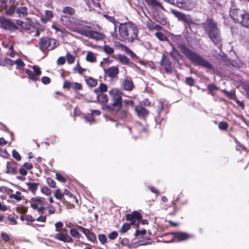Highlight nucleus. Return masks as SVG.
<instances>
[{"label": "nucleus", "mask_w": 249, "mask_h": 249, "mask_svg": "<svg viewBox=\"0 0 249 249\" xmlns=\"http://www.w3.org/2000/svg\"><path fill=\"white\" fill-rule=\"evenodd\" d=\"M119 40L132 42L138 36L137 27L131 22L121 23L119 27Z\"/></svg>", "instance_id": "f257e3e1"}, {"label": "nucleus", "mask_w": 249, "mask_h": 249, "mask_svg": "<svg viewBox=\"0 0 249 249\" xmlns=\"http://www.w3.org/2000/svg\"><path fill=\"white\" fill-rule=\"evenodd\" d=\"M180 49L182 53L186 55V57L190 60L194 65L205 68L209 70L213 69V65L209 61L190 50L185 45H181Z\"/></svg>", "instance_id": "f03ea898"}, {"label": "nucleus", "mask_w": 249, "mask_h": 249, "mask_svg": "<svg viewBox=\"0 0 249 249\" xmlns=\"http://www.w3.org/2000/svg\"><path fill=\"white\" fill-rule=\"evenodd\" d=\"M203 25L209 38L220 49L222 47V40L220 31L216 24L212 19H208Z\"/></svg>", "instance_id": "7ed1b4c3"}, {"label": "nucleus", "mask_w": 249, "mask_h": 249, "mask_svg": "<svg viewBox=\"0 0 249 249\" xmlns=\"http://www.w3.org/2000/svg\"><path fill=\"white\" fill-rule=\"evenodd\" d=\"M230 16L235 22L249 29V13L246 10L236 8H231Z\"/></svg>", "instance_id": "20e7f679"}, {"label": "nucleus", "mask_w": 249, "mask_h": 249, "mask_svg": "<svg viewBox=\"0 0 249 249\" xmlns=\"http://www.w3.org/2000/svg\"><path fill=\"white\" fill-rule=\"evenodd\" d=\"M60 20L62 24L67 27L71 26V24H73L77 26H81V28H80V29H84L85 28L90 29H93L94 30L99 31L101 30L100 27L98 25L93 26V27H91L87 25H85L84 24L83 21L80 20L79 19L71 16L67 17L65 16H61ZM77 28H75V31H76V29Z\"/></svg>", "instance_id": "39448f33"}, {"label": "nucleus", "mask_w": 249, "mask_h": 249, "mask_svg": "<svg viewBox=\"0 0 249 249\" xmlns=\"http://www.w3.org/2000/svg\"><path fill=\"white\" fill-rule=\"evenodd\" d=\"M39 48L42 51L45 50H52L57 47L58 43L53 38L43 37L40 38L38 43Z\"/></svg>", "instance_id": "423d86ee"}, {"label": "nucleus", "mask_w": 249, "mask_h": 249, "mask_svg": "<svg viewBox=\"0 0 249 249\" xmlns=\"http://www.w3.org/2000/svg\"><path fill=\"white\" fill-rule=\"evenodd\" d=\"M76 32L80 35L96 40H102L105 37L104 34L92 30H87L83 28H77Z\"/></svg>", "instance_id": "0eeeda50"}, {"label": "nucleus", "mask_w": 249, "mask_h": 249, "mask_svg": "<svg viewBox=\"0 0 249 249\" xmlns=\"http://www.w3.org/2000/svg\"><path fill=\"white\" fill-rule=\"evenodd\" d=\"M29 203L31 207L33 209L36 210L39 213H43L45 210L44 206L46 204L47 202L44 198L41 197H32L29 201Z\"/></svg>", "instance_id": "6e6552de"}, {"label": "nucleus", "mask_w": 249, "mask_h": 249, "mask_svg": "<svg viewBox=\"0 0 249 249\" xmlns=\"http://www.w3.org/2000/svg\"><path fill=\"white\" fill-rule=\"evenodd\" d=\"M109 94L112 98L113 102L112 106L120 109L122 106V97L119 91L117 89H112L109 92Z\"/></svg>", "instance_id": "1a4fd4ad"}, {"label": "nucleus", "mask_w": 249, "mask_h": 249, "mask_svg": "<svg viewBox=\"0 0 249 249\" xmlns=\"http://www.w3.org/2000/svg\"><path fill=\"white\" fill-rule=\"evenodd\" d=\"M0 28L8 30H16L18 27L10 19L0 17Z\"/></svg>", "instance_id": "9d476101"}, {"label": "nucleus", "mask_w": 249, "mask_h": 249, "mask_svg": "<svg viewBox=\"0 0 249 249\" xmlns=\"http://www.w3.org/2000/svg\"><path fill=\"white\" fill-rule=\"evenodd\" d=\"M174 5L184 10H191L193 6L190 0H175Z\"/></svg>", "instance_id": "9b49d317"}, {"label": "nucleus", "mask_w": 249, "mask_h": 249, "mask_svg": "<svg viewBox=\"0 0 249 249\" xmlns=\"http://www.w3.org/2000/svg\"><path fill=\"white\" fill-rule=\"evenodd\" d=\"M160 65L164 68L165 72L167 73L172 72V63L169 58H167L164 54L162 56L160 61Z\"/></svg>", "instance_id": "f8f14e48"}, {"label": "nucleus", "mask_w": 249, "mask_h": 249, "mask_svg": "<svg viewBox=\"0 0 249 249\" xmlns=\"http://www.w3.org/2000/svg\"><path fill=\"white\" fill-rule=\"evenodd\" d=\"M134 111L140 119H144L149 114V111L141 105L135 107Z\"/></svg>", "instance_id": "ddd939ff"}, {"label": "nucleus", "mask_w": 249, "mask_h": 249, "mask_svg": "<svg viewBox=\"0 0 249 249\" xmlns=\"http://www.w3.org/2000/svg\"><path fill=\"white\" fill-rule=\"evenodd\" d=\"M172 12L177 16L179 20L183 21L188 25H190L193 23L192 18L190 16L175 10H172Z\"/></svg>", "instance_id": "4468645a"}, {"label": "nucleus", "mask_w": 249, "mask_h": 249, "mask_svg": "<svg viewBox=\"0 0 249 249\" xmlns=\"http://www.w3.org/2000/svg\"><path fill=\"white\" fill-rule=\"evenodd\" d=\"M54 238L59 241H62L64 243H71L73 241L72 237L67 233H57L55 234Z\"/></svg>", "instance_id": "2eb2a0df"}, {"label": "nucleus", "mask_w": 249, "mask_h": 249, "mask_svg": "<svg viewBox=\"0 0 249 249\" xmlns=\"http://www.w3.org/2000/svg\"><path fill=\"white\" fill-rule=\"evenodd\" d=\"M76 228L77 230L82 231L86 236V237L89 240L93 242L96 240V236L93 232L90 231L89 230L79 225H77Z\"/></svg>", "instance_id": "dca6fc26"}, {"label": "nucleus", "mask_w": 249, "mask_h": 249, "mask_svg": "<svg viewBox=\"0 0 249 249\" xmlns=\"http://www.w3.org/2000/svg\"><path fill=\"white\" fill-rule=\"evenodd\" d=\"M126 219L127 220L131 222V225H134L137 221H138V223H139L141 220V214L140 213L137 211H134L126 215Z\"/></svg>", "instance_id": "f3484780"}, {"label": "nucleus", "mask_w": 249, "mask_h": 249, "mask_svg": "<svg viewBox=\"0 0 249 249\" xmlns=\"http://www.w3.org/2000/svg\"><path fill=\"white\" fill-rule=\"evenodd\" d=\"M154 19L162 25H165L167 23V19L162 13L156 11L154 14Z\"/></svg>", "instance_id": "a211bd4d"}, {"label": "nucleus", "mask_w": 249, "mask_h": 249, "mask_svg": "<svg viewBox=\"0 0 249 249\" xmlns=\"http://www.w3.org/2000/svg\"><path fill=\"white\" fill-rule=\"evenodd\" d=\"M122 86L124 89L127 91H131L134 88L133 82L132 79L129 78H126L124 79L122 83Z\"/></svg>", "instance_id": "6ab92c4d"}, {"label": "nucleus", "mask_w": 249, "mask_h": 249, "mask_svg": "<svg viewBox=\"0 0 249 249\" xmlns=\"http://www.w3.org/2000/svg\"><path fill=\"white\" fill-rule=\"evenodd\" d=\"M146 4L157 11L159 8L165 10L163 6L157 0H144Z\"/></svg>", "instance_id": "aec40b11"}, {"label": "nucleus", "mask_w": 249, "mask_h": 249, "mask_svg": "<svg viewBox=\"0 0 249 249\" xmlns=\"http://www.w3.org/2000/svg\"><path fill=\"white\" fill-rule=\"evenodd\" d=\"M146 25L150 31L156 30L159 32L162 30V28L160 25L155 23L149 18L146 21Z\"/></svg>", "instance_id": "412c9836"}, {"label": "nucleus", "mask_w": 249, "mask_h": 249, "mask_svg": "<svg viewBox=\"0 0 249 249\" xmlns=\"http://www.w3.org/2000/svg\"><path fill=\"white\" fill-rule=\"evenodd\" d=\"M118 73L119 69L116 66H112L108 68L106 71L107 75L111 78L115 77L118 75Z\"/></svg>", "instance_id": "4be33fe9"}, {"label": "nucleus", "mask_w": 249, "mask_h": 249, "mask_svg": "<svg viewBox=\"0 0 249 249\" xmlns=\"http://www.w3.org/2000/svg\"><path fill=\"white\" fill-rule=\"evenodd\" d=\"M6 173L11 175H14L17 173L16 162H14L12 164H10L9 162H7Z\"/></svg>", "instance_id": "5701e85b"}, {"label": "nucleus", "mask_w": 249, "mask_h": 249, "mask_svg": "<svg viewBox=\"0 0 249 249\" xmlns=\"http://www.w3.org/2000/svg\"><path fill=\"white\" fill-rule=\"evenodd\" d=\"M62 14L61 16H65L67 17H72L75 14V10L74 9L71 7L65 6L62 9Z\"/></svg>", "instance_id": "b1692460"}, {"label": "nucleus", "mask_w": 249, "mask_h": 249, "mask_svg": "<svg viewBox=\"0 0 249 249\" xmlns=\"http://www.w3.org/2000/svg\"><path fill=\"white\" fill-rule=\"evenodd\" d=\"M28 13V9L26 6H21L17 8L16 14L19 18L24 17L27 15Z\"/></svg>", "instance_id": "393cba45"}, {"label": "nucleus", "mask_w": 249, "mask_h": 249, "mask_svg": "<svg viewBox=\"0 0 249 249\" xmlns=\"http://www.w3.org/2000/svg\"><path fill=\"white\" fill-rule=\"evenodd\" d=\"M174 237L179 241H182L188 239L190 235L185 232H177L175 233Z\"/></svg>", "instance_id": "a878e982"}, {"label": "nucleus", "mask_w": 249, "mask_h": 249, "mask_svg": "<svg viewBox=\"0 0 249 249\" xmlns=\"http://www.w3.org/2000/svg\"><path fill=\"white\" fill-rule=\"evenodd\" d=\"M170 55L173 59L178 63L179 60L181 58V54L178 51L174 48H173L172 50L170 53Z\"/></svg>", "instance_id": "bb28decb"}, {"label": "nucleus", "mask_w": 249, "mask_h": 249, "mask_svg": "<svg viewBox=\"0 0 249 249\" xmlns=\"http://www.w3.org/2000/svg\"><path fill=\"white\" fill-rule=\"evenodd\" d=\"M39 183L35 182H28L26 183V185L28 186V189L31 191L34 194L36 192L38 187L39 186Z\"/></svg>", "instance_id": "cd10ccee"}, {"label": "nucleus", "mask_w": 249, "mask_h": 249, "mask_svg": "<svg viewBox=\"0 0 249 249\" xmlns=\"http://www.w3.org/2000/svg\"><path fill=\"white\" fill-rule=\"evenodd\" d=\"M163 109V104L162 102H159L158 105L156 107V112L157 115L155 116V119L157 122L160 118V114Z\"/></svg>", "instance_id": "c85d7f7f"}, {"label": "nucleus", "mask_w": 249, "mask_h": 249, "mask_svg": "<svg viewBox=\"0 0 249 249\" xmlns=\"http://www.w3.org/2000/svg\"><path fill=\"white\" fill-rule=\"evenodd\" d=\"M20 218L22 221H26V223L27 225L31 224L33 222L36 220L35 219H34L32 216L30 215H21Z\"/></svg>", "instance_id": "c756f323"}, {"label": "nucleus", "mask_w": 249, "mask_h": 249, "mask_svg": "<svg viewBox=\"0 0 249 249\" xmlns=\"http://www.w3.org/2000/svg\"><path fill=\"white\" fill-rule=\"evenodd\" d=\"M118 60L121 63L124 65H129L130 63L129 58L124 54H119Z\"/></svg>", "instance_id": "7c9ffc66"}, {"label": "nucleus", "mask_w": 249, "mask_h": 249, "mask_svg": "<svg viewBox=\"0 0 249 249\" xmlns=\"http://www.w3.org/2000/svg\"><path fill=\"white\" fill-rule=\"evenodd\" d=\"M97 94V99L98 102L101 103H106L107 102L108 98L106 94L103 93H98Z\"/></svg>", "instance_id": "2f4dec72"}, {"label": "nucleus", "mask_w": 249, "mask_h": 249, "mask_svg": "<svg viewBox=\"0 0 249 249\" xmlns=\"http://www.w3.org/2000/svg\"><path fill=\"white\" fill-rule=\"evenodd\" d=\"M107 85L103 83H101L99 86L98 88L95 89H94V91L96 93H102L103 92H105L107 91Z\"/></svg>", "instance_id": "473e14b6"}, {"label": "nucleus", "mask_w": 249, "mask_h": 249, "mask_svg": "<svg viewBox=\"0 0 249 249\" xmlns=\"http://www.w3.org/2000/svg\"><path fill=\"white\" fill-rule=\"evenodd\" d=\"M25 72L26 74L28 75L29 78L31 80L34 81H36L38 80L39 77L33 71L28 69H26Z\"/></svg>", "instance_id": "72a5a7b5"}, {"label": "nucleus", "mask_w": 249, "mask_h": 249, "mask_svg": "<svg viewBox=\"0 0 249 249\" xmlns=\"http://www.w3.org/2000/svg\"><path fill=\"white\" fill-rule=\"evenodd\" d=\"M15 62L10 58H5L3 60L0 61V66H5L7 65L12 66L14 64Z\"/></svg>", "instance_id": "f704fd0d"}, {"label": "nucleus", "mask_w": 249, "mask_h": 249, "mask_svg": "<svg viewBox=\"0 0 249 249\" xmlns=\"http://www.w3.org/2000/svg\"><path fill=\"white\" fill-rule=\"evenodd\" d=\"M86 59L88 61L90 62H95L96 60L95 54L91 52H88L87 53Z\"/></svg>", "instance_id": "c9c22d12"}, {"label": "nucleus", "mask_w": 249, "mask_h": 249, "mask_svg": "<svg viewBox=\"0 0 249 249\" xmlns=\"http://www.w3.org/2000/svg\"><path fill=\"white\" fill-rule=\"evenodd\" d=\"M70 233L71 237L79 239L81 236V234L78 232V230L76 229H71L70 230Z\"/></svg>", "instance_id": "e433bc0d"}, {"label": "nucleus", "mask_w": 249, "mask_h": 249, "mask_svg": "<svg viewBox=\"0 0 249 249\" xmlns=\"http://www.w3.org/2000/svg\"><path fill=\"white\" fill-rule=\"evenodd\" d=\"M135 127L140 133L145 132L147 129L146 126H143L140 122H137L135 124Z\"/></svg>", "instance_id": "4c0bfd02"}, {"label": "nucleus", "mask_w": 249, "mask_h": 249, "mask_svg": "<svg viewBox=\"0 0 249 249\" xmlns=\"http://www.w3.org/2000/svg\"><path fill=\"white\" fill-rule=\"evenodd\" d=\"M9 198L15 199L17 201L21 200V193L19 191H17L15 194H11L9 196Z\"/></svg>", "instance_id": "58836bf2"}, {"label": "nucleus", "mask_w": 249, "mask_h": 249, "mask_svg": "<svg viewBox=\"0 0 249 249\" xmlns=\"http://www.w3.org/2000/svg\"><path fill=\"white\" fill-rule=\"evenodd\" d=\"M17 8L14 5H12L7 10L5 11V14L8 16H12L13 14L16 13Z\"/></svg>", "instance_id": "ea45409f"}, {"label": "nucleus", "mask_w": 249, "mask_h": 249, "mask_svg": "<svg viewBox=\"0 0 249 249\" xmlns=\"http://www.w3.org/2000/svg\"><path fill=\"white\" fill-rule=\"evenodd\" d=\"M155 36L160 41H166L167 40V37L162 33L157 32L155 34Z\"/></svg>", "instance_id": "a19ab883"}, {"label": "nucleus", "mask_w": 249, "mask_h": 249, "mask_svg": "<svg viewBox=\"0 0 249 249\" xmlns=\"http://www.w3.org/2000/svg\"><path fill=\"white\" fill-rule=\"evenodd\" d=\"M86 82L89 86L91 87L96 86L97 84V81L91 77H89L87 79Z\"/></svg>", "instance_id": "79ce46f5"}, {"label": "nucleus", "mask_w": 249, "mask_h": 249, "mask_svg": "<svg viewBox=\"0 0 249 249\" xmlns=\"http://www.w3.org/2000/svg\"><path fill=\"white\" fill-rule=\"evenodd\" d=\"M130 227V225L127 223H124L120 228L119 231L121 233L126 232Z\"/></svg>", "instance_id": "37998d69"}, {"label": "nucleus", "mask_w": 249, "mask_h": 249, "mask_svg": "<svg viewBox=\"0 0 249 249\" xmlns=\"http://www.w3.org/2000/svg\"><path fill=\"white\" fill-rule=\"evenodd\" d=\"M103 50L108 54H111L114 53L113 48L107 45H105L103 46Z\"/></svg>", "instance_id": "c03bdc74"}, {"label": "nucleus", "mask_w": 249, "mask_h": 249, "mask_svg": "<svg viewBox=\"0 0 249 249\" xmlns=\"http://www.w3.org/2000/svg\"><path fill=\"white\" fill-rule=\"evenodd\" d=\"M66 58L67 62L70 64L73 63L75 60L74 56L69 52L67 53Z\"/></svg>", "instance_id": "a18cd8bd"}, {"label": "nucleus", "mask_w": 249, "mask_h": 249, "mask_svg": "<svg viewBox=\"0 0 249 249\" xmlns=\"http://www.w3.org/2000/svg\"><path fill=\"white\" fill-rule=\"evenodd\" d=\"M207 89L209 91V93L213 95V91L214 90H217L218 89V88L213 84H210L208 86Z\"/></svg>", "instance_id": "49530a36"}, {"label": "nucleus", "mask_w": 249, "mask_h": 249, "mask_svg": "<svg viewBox=\"0 0 249 249\" xmlns=\"http://www.w3.org/2000/svg\"><path fill=\"white\" fill-rule=\"evenodd\" d=\"M41 192L46 196H50L52 193V190L48 187L45 186L43 187L41 189Z\"/></svg>", "instance_id": "de8ad7c7"}, {"label": "nucleus", "mask_w": 249, "mask_h": 249, "mask_svg": "<svg viewBox=\"0 0 249 249\" xmlns=\"http://www.w3.org/2000/svg\"><path fill=\"white\" fill-rule=\"evenodd\" d=\"M71 88L75 90H80L82 88V85L76 82H72Z\"/></svg>", "instance_id": "09e8293b"}, {"label": "nucleus", "mask_w": 249, "mask_h": 249, "mask_svg": "<svg viewBox=\"0 0 249 249\" xmlns=\"http://www.w3.org/2000/svg\"><path fill=\"white\" fill-rule=\"evenodd\" d=\"M63 227V224L60 221L57 222L55 224V231L57 232L61 231Z\"/></svg>", "instance_id": "8fccbe9b"}, {"label": "nucleus", "mask_w": 249, "mask_h": 249, "mask_svg": "<svg viewBox=\"0 0 249 249\" xmlns=\"http://www.w3.org/2000/svg\"><path fill=\"white\" fill-rule=\"evenodd\" d=\"M228 126V124L227 123L225 122H221L219 123L218 125V127L220 129L225 130L227 129Z\"/></svg>", "instance_id": "3c124183"}, {"label": "nucleus", "mask_w": 249, "mask_h": 249, "mask_svg": "<svg viewBox=\"0 0 249 249\" xmlns=\"http://www.w3.org/2000/svg\"><path fill=\"white\" fill-rule=\"evenodd\" d=\"M85 70L81 67L78 63L76 66L73 68V71H77L79 74H82Z\"/></svg>", "instance_id": "603ef678"}, {"label": "nucleus", "mask_w": 249, "mask_h": 249, "mask_svg": "<svg viewBox=\"0 0 249 249\" xmlns=\"http://www.w3.org/2000/svg\"><path fill=\"white\" fill-rule=\"evenodd\" d=\"M14 62H15L14 64H16L17 65V66L18 69H21L24 65L23 62L20 59H17L14 61Z\"/></svg>", "instance_id": "864d4df0"}, {"label": "nucleus", "mask_w": 249, "mask_h": 249, "mask_svg": "<svg viewBox=\"0 0 249 249\" xmlns=\"http://www.w3.org/2000/svg\"><path fill=\"white\" fill-rule=\"evenodd\" d=\"M124 51L125 53L128 54L131 57L135 58L137 57L135 53H134L129 48L126 46H125Z\"/></svg>", "instance_id": "5fc2aeb1"}, {"label": "nucleus", "mask_w": 249, "mask_h": 249, "mask_svg": "<svg viewBox=\"0 0 249 249\" xmlns=\"http://www.w3.org/2000/svg\"><path fill=\"white\" fill-rule=\"evenodd\" d=\"M98 239L100 242L103 244H105L107 241L106 236L103 234H99L98 236Z\"/></svg>", "instance_id": "6e6d98bb"}, {"label": "nucleus", "mask_w": 249, "mask_h": 249, "mask_svg": "<svg viewBox=\"0 0 249 249\" xmlns=\"http://www.w3.org/2000/svg\"><path fill=\"white\" fill-rule=\"evenodd\" d=\"M185 83L190 86H194L195 83L193 78L191 77H187L185 79Z\"/></svg>", "instance_id": "4d7b16f0"}, {"label": "nucleus", "mask_w": 249, "mask_h": 249, "mask_svg": "<svg viewBox=\"0 0 249 249\" xmlns=\"http://www.w3.org/2000/svg\"><path fill=\"white\" fill-rule=\"evenodd\" d=\"M1 236L2 240L5 242H8L10 240V237L8 234L6 232H2L1 233Z\"/></svg>", "instance_id": "13d9d810"}, {"label": "nucleus", "mask_w": 249, "mask_h": 249, "mask_svg": "<svg viewBox=\"0 0 249 249\" xmlns=\"http://www.w3.org/2000/svg\"><path fill=\"white\" fill-rule=\"evenodd\" d=\"M86 122L89 123L91 124L92 122H94V119L93 116L90 114L85 117Z\"/></svg>", "instance_id": "bf43d9fd"}, {"label": "nucleus", "mask_w": 249, "mask_h": 249, "mask_svg": "<svg viewBox=\"0 0 249 249\" xmlns=\"http://www.w3.org/2000/svg\"><path fill=\"white\" fill-rule=\"evenodd\" d=\"M12 155L13 157L16 159L17 160L19 161L21 160V157L19 153L16 151L15 150H13L12 151Z\"/></svg>", "instance_id": "052dcab7"}, {"label": "nucleus", "mask_w": 249, "mask_h": 249, "mask_svg": "<svg viewBox=\"0 0 249 249\" xmlns=\"http://www.w3.org/2000/svg\"><path fill=\"white\" fill-rule=\"evenodd\" d=\"M62 196L63 194L61 193V190L60 189H57L54 193V196L55 198L58 199H61Z\"/></svg>", "instance_id": "680f3d73"}, {"label": "nucleus", "mask_w": 249, "mask_h": 249, "mask_svg": "<svg viewBox=\"0 0 249 249\" xmlns=\"http://www.w3.org/2000/svg\"><path fill=\"white\" fill-rule=\"evenodd\" d=\"M47 183L52 188L55 187L56 183L55 181L51 178H47Z\"/></svg>", "instance_id": "e2e57ef3"}, {"label": "nucleus", "mask_w": 249, "mask_h": 249, "mask_svg": "<svg viewBox=\"0 0 249 249\" xmlns=\"http://www.w3.org/2000/svg\"><path fill=\"white\" fill-rule=\"evenodd\" d=\"M33 69L34 70V72L35 74H36V75H37V76L39 77V76L40 75L41 72L40 68L37 66L34 65L33 67Z\"/></svg>", "instance_id": "0e129e2a"}, {"label": "nucleus", "mask_w": 249, "mask_h": 249, "mask_svg": "<svg viewBox=\"0 0 249 249\" xmlns=\"http://www.w3.org/2000/svg\"><path fill=\"white\" fill-rule=\"evenodd\" d=\"M118 236V233L117 232L115 231H113L112 232L109 233L108 234V237L110 239H116Z\"/></svg>", "instance_id": "69168bd1"}, {"label": "nucleus", "mask_w": 249, "mask_h": 249, "mask_svg": "<svg viewBox=\"0 0 249 249\" xmlns=\"http://www.w3.org/2000/svg\"><path fill=\"white\" fill-rule=\"evenodd\" d=\"M53 16V12L50 10H46L45 11V17L50 20Z\"/></svg>", "instance_id": "338daca9"}, {"label": "nucleus", "mask_w": 249, "mask_h": 249, "mask_svg": "<svg viewBox=\"0 0 249 249\" xmlns=\"http://www.w3.org/2000/svg\"><path fill=\"white\" fill-rule=\"evenodd\" d=\"M72 82L65 81L63 84V88L67 89H71Z\"/></svg>", "instance_id": "774afa93"}]
</instances>
